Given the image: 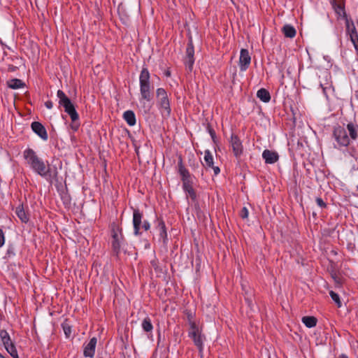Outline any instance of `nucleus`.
I'll list each match as a JSON object with an SVG mask.
<instances>
[{
	"instance_id": "412c9836",
	"label": "nucleus",
	"mask_w": 358,
	"mask_h": 358,
	"mask_svg": "<svg viewBox=\"0 0 358 358\" xmlns=\"http://www.w3.org/2000/svg\"><path fill=\"white\" fill-rule=\"evenodd\" d=\"M332 6H333V8H334L336 13L340 17H341L342 19L345 20V18H347L348 17L346 13H345L343 4H342L341 3H338L336 1H334Z\"/></svg>"
},
{
	"instance_id": "f257e3e1",
	"label": "nucleus",
	"mask_w": 358,
	"mask_h": 358,
	"mask_svg": "<svg viewBox=\"0 0 358 358\" xmlns=\"http://www.w3.org/2000/svg\"><path fill=\"white\" fill-rule=\"evenodd\" d=\"M23 157L29 167L37 175L48 180L57 177L58 171L55 166L51 167L48 161L40 158L32 148H27L23 151Z\"/></svg>"
},
{
	"instance_id": "9b49d317",
	"label": "nucleus",
	"mask_w": 358,
	"mask_h": 358,
	"mask_svg": "<svg viewBox=\"0 0 358 358\" xmlns=\"http://www.w3.org/2000/svg\"><path fill=\"white\" fill-rule=\"evenodd\" d=\"M251 62V57L248 50L242 48L240 51L239 68L241 71H245Z\"/></svg>"
},
{
	"instance_id": "473e14b6",
	"label": "nucleus",
	"mask_w": 358,
	"mask_h": 358,
	"mask_svg": "<svg viewBox=\"0 0 358 358\" xmlns=\"http://www.w3.org/2000/svg\"><path fill=\"white\" fill-rule=\"evenodd\" d=\"M248 215H249V213H248V210L246 207H243L241 210V213H240V216L243 218V219H245L248 217Z\"/></svg>"
},
{
	"instance_id": "a18cd8bd",
	"label": "nucleus",
	"mask_w": 358,
	"mask_h": 358,
	"mask_svg": "<svg viewBox=\"0 0 358 358\" xmlns=\"http://www.w3.org/2000/svg\"><path fill=\"white\" fill-rule=\"evenodd\" d=\"M170 75H171V73H170V72H169V71H167V72L166 73V76H170Z\"/></svg>"
},
{
	"instance_id": "e433bc0d",
	"label": "nucleus",
	"mask_w": 358,
	"mask_h": 358,
	"mask_svg": "<svg viewBox=\"0 0 358 358\" xmlns=\"http://www.w3.org/2000/svg\"><path fill=\"white\" fill-rule=\"evenodd\" d=\"M6 255L8 257H10L11 256H14L15 255L14 248L13 247H9L7 249Z\"/></svg>"
},
{
	"instance_id": "4be33fe9",
	"label": "nucleus",
	"mask_w": 358,
	"mask_h": 358,
	"mask_svg": "<svg viewBox=\"0 0 358 358\" xmlns=\"http://www.w3.org/2000/svg\"><path fill=\"white\" fill-rule=\"evenodd\" d=\"M123 118L129 126H134L136 123L135 113L132 110H127L123 113Z\"/></svg>"
},
{
	"instance_id": "4468645a",
	"label": "nucleus",
	"mask_w": 358,
	"mask_h": 358,
	"mask_svg": "<svg viewBox=\"0 0 358 358\" xmlns=\"http://www.w3.org/2000/svg\"><path fill=\"white\" fill-rule=\"evenodd\" d=\"M31 130L38 136L43 141L48 139V132L45 127L39 122H33L31 124Z\"/></svg>"
},
{
	"instance_id": "9d476101",
	"label": "nucleus",
	"mask_w": 358,
	"mask_h": 358,
	"mask_svg": "<svg viewBox=\"0 0 358 358\" xmlns=\"http://www.w3.org/2000/svg\"><path fill=\"white\" fill-rule=\"evenodd\" d=\"M185 53V64L189 71H192L194 64V48L192 41L187 43Z\"/></svg>"
},
{
	"instance_id": "6ab92c4d",
	"label": "nucleus",
	"mask_w": 358,
	"mask_h": 358,
	"mask_svg": "<svg viewBox=\"0 0 358 358\" xmlns=\"http://www.w3.org/2000/svg\"><path fill=\"white\" fill-rule=\"evenodd\" d=\"M15 213L22 222L27 223L29 222V217L25 212L22 204H20L16 207Z\"/></svg>"
},
{
	"instance_id": "58836bf2",
	"label": "nucleus",
	"mask_w": 358,
	"mask_h": 358,
	"mask_svg": "<svg viewBox=\"0 0 358 358\" xmlns=\"http://www.w3.org/2000/svg\"><path fill=\"white\" fill-rule=\"evenodd\" d=\"M80 124L78 123H76V122H73V124L71 125V129L73 131H77L78 129Z\"/></svg>"
},
{
	"instance_id": "2eb2a0df",
	"label": "nucleus",
	"mask_w": 358,
	"mask_h": 358,
	"mask_svg": "<svg viewBox=\"0 0 358 358\" xmlns=\"http://www.w3.org/2000/svg\"><path fill=\"white\" fill-rule=\"evenodd\" d=\"M97 340L95 337L92 338L89 343L84 346L83 355L86 357H93L95 353V348Z\"/></svg>"
},
{
	"instance_id": "6e6552de",
	"label": "nucleus",
	"mask_w": 358,
	"mask_h": 358,
	"mask_svg": "<svg viewBox=\"0 0 358 358\" xmlns=\"http://www.w3.org/2000/svg\"><path fill=\"white\" fill-rule=\"evenodd\" d=\"M0 339L6 351L13 358H19L15 346L10 339L9 334L5 329L0 330Z\"/></svg>"
},
{
	"instance_id": "79ce46f5",
	"label": "nucleus",
	"mask_w": 358,
	"mask_h": 358,
	"mask_svg": "<svg viewBox=\"0 0 358 358\" xmlns=\"http://www.w3.org/2000/svg\"><path fill=\"white\" fill-rule=\"evenodd\" d=\"M245 301H247V303H248V305H250L251 303H252V299H250L249 297H245Z\"/></svg>"
},
{
	"instance_id": "1a4fd4ad",
	"label": "nucleus",
	"mask_w": 358,
	"mask_h": 358,
	"mask_svg": "<svg viewBox=\"0 0 358 358\" xmlns=\"http://www.w3.org/2000/svg\"><path fill=\"white\" fill-rule=\"evenodd\" d=\"M143 215V213L140 211L139 209H134L133 210V227H134V234L135 236L141 235L142 232L141 224H142V219Z\"/></svg>"
},
{
	"instance_id": "49530a36",
	"label": "nucleus",
	"mask_w": 358,
	"mask_h": 358,
	"mask_svg": "<svg viewBox=\"0 0 358 358\" xmlns=\"http://www.w3.org/2000/svg\"><path fill=\"white\" fill-rule=\"evenodd\" d=\"M152 358H156V357H152Z\"/></svg>"
},
{
	"instance_id": "393cba45",
	"label": "nucleus",
	"mask_w": 358,
	"mask_h": 358,
	"mask_svg": "<svg viewBox=\"0 0 358 358\" xmlns=\"http://www.w3.org/2000/svg\"><path fill=\"white\" fill-rule=\"evenodd\" d=\"M317 319L313 316H304L302 317V322L308 328H312L316 326Z\"/></svg>"
},
{
	"instance_id": "7c9ffc66",
	"label": "nucleus",
	"mask_w": 358,
	"mask_h": 358,
	"mask_svg": "<svg viewBox=\"0 0 358 358\" xmlns=\"http://www.w3.org/2000/svg\"><path fill=\"white\" fill-rule=\"evenodd\" d=\"M329 295H330L331 299L336 303L337 306L338 308L341 307L342 303L341 301L339 295L337 293L334 292V291H330Z\"/></svg>"
},
{
	"instance_id": "c03bdc74",
	"label": "nucleus",
	"mask_w": 358,
	"mask_h": 358,
	"mask_svg": "<svg viewBox=\"0 0 358 358\" xmlns=\"http://www.w3.org/2000/svg\"><path fill=\"white\" fill-rule=\"evenodd\" d=\"M355 95L358 99V90L355 92Z\"/></svg>"
},
{
	"instance_id": "bb28decb",
	"label": "nucleus",
	"mask_w": 358,
	"mask_h": 358,
	"mask_svg": "<svg viewBox=\"0 0 358 358\" xmlns=\"http://www.w3.org/2000/svg\"><path fill=\"white\" fill-rule=\"evenodd\" d=\"M344 20L345 23L346 32L348 34L357 32L354 22L351 18L348 17Z\"/></svg>"
},
{
	"instance_id": "ea45409f",
	"label": "nucleus",
	"mask_w": 358,
	"mask_h": 358,
	"mask_svg": "<svg viewBox=\"0 0 358 358\" xmlns=\"http://www.w3.org/2000/svg\"><path fill=\"white\" fill-rule=\"evenodd\" d=\"M320 87L322 88V92H323V94L325 95V96H327V87H324L322 84H320Z\"/></svg>"
},
{
	"instance_id": "4c0bfd02",
	"label": "nucleus",
	"mask_w": 358,
	"mask_h": 358,
	"mask_svg": "<svg viewBox=\"0 0 358 358\" xmlns=\"http://www.w3.org/2000/svg\"><path fill=\"white\" fill-rule=\"evenodd\" d=\"M45 106L48 109H52L53 107V103L52 101H47L45 102Z\"/></svg>"
},
{
	"instance_id": "cd10ccee",
	"label": "nucleus",
	"mask_w": 358,
	"mask_h": 358,
	"mask_svg": "<svg viewBox=\"0 0 358 358\" xmlns=\"http://www.w3.org/2000/svg\"><path fill=\"white\" fill-rule=\"evenodd\" d=\"M159 236L162 238H163L164 241L167 239V233L165 223L163 220H159L157 227Z\"/></svg>"
},
{
	"instance_id": "ddd939ff",
	"label": "nucleus",
	"mask_w": 358,
	"mask_h": 358,
	"mask_svg": "<svg viewBox=\"0 0 358 358\" xmlns=\"http://www.w3.org/2000/svg\"><path fill=\"white\" fill-rule=\"evenodd\" d=\"M230 143L232 147L233 152L236 158L241 157L243 153V147L242 142L237 135L231 134Z\"/></svg>"
},
{
	"instance_id": "f8f14e48",
	"label": "nucleus",
	"mask_w": 358,
	"mask_h": 358,
	"mask_svg": "<svg viewBox=\"0 0 358 358\" xmlns=\"http://www.w3.org/2000/svg\"><path fill=\"white\" fill-rule=\"evenodd\" d=\"M204 162L206 169H212L215 176H217L220 173V169L214 165V158L212 152L209 150H206L204 152Z\"/></svg>"
},
{
	"instance_id": "7ed1b4c3",
	"label": "nucleus",
	"mask_w": 358,
	"mask_h": 358,
	"mask_svg": "<svg viewBox=\"0 0 358 358\" xmlns=\"http://www.w3.org/2000/svg\"><path fill=\"white\" fill-rule=\"evenodd\" d=\"M125 246L122 228L115 223L111 226V247L113 254L118 257Z\"/></svg>"
},
{
	"instance_id": "2f4dec72",
	"label": "nucleus",
	"mask_w": 358,
	"mask_h": 358,
	"mask_svg": "<svg viewBox=\"0 0 358 358\" xmlns=\"http://www.w3.org/2000/svg\"><path fill=\"white\" fill-rule=\"evenodd\" d=\"M350 36V41H352L355 48L356 50H358V34L357 32L350 34H348Z\"/></svg>"
},
{
	"instance_id": "a878e982",
	"label": "nucleus",
	"mask_w": 358,
	"mask_h": 358,
	"mask_svg": "<svg viewBox=\"0 0 358 358\" xmlns=\"http://www.w3.org/2000/svg\"><path fill=\"white\" fill-rule=\"evenodd\" d=\"M141 327L143 330L147 333H151L152 331L153 325L149 317H146L143 319L141 323Z\"/></svg>"
},
{
	"instance_id": "5701e85b",
	"label": "nucleus",
	"mask_w": 358,
	"mask_h": 358,
	"mask_svg": "<svg viewBox=\"0 0 358 358\" xmlns=\"http://www.w3.org/2000/svg\"><path fill=\"white\" fill-rule=\"evenodd\" d=\"M284 36L287 38H292L296 36V31L291 24H285L282 28Z\"/></svg>"
},
{
	"instance_id": "f704fd0d",
	"label": "nucleus",
	"mask_w": 358,
	"mask_h": 358,
	"mask_svg": "<svg viewBox=\"0 0 358 358\" xmlns=\"http://www.w3.org/2000/svg\"><path fill=\"white\" fill-rule=\"evenodd\" d=\"M141 228L143 229L145 231H148L150 228V224L148 220H144L142 222Z\"/></svg>"
},
{
	"instance_id": "aec40b11",
	"label": "nucleus",
	"mask_w": 358,
	"mask_h": 358,
	"mask_svg": "<svg viewBox=\"0 0 358 358\" xmlns=\"http://www.w3.org/2000/svg\"><path fill=\"white\" fill-rule=\"evenodd\" d=\"M348 132L350 140H357L358 138V125L352 122H350L346 127Z\"/></svg>"
},
{
	"instance_id": "72a5a7b5",
	"label": "nucleus",
	"mask_w": 358,
	"mask_h": 358,
	"mask_svg": "<svg viewBox=\"0 0 358 358\" xmlns=\"http://www.w3.org/2000/svg\"><path fill=\"white\" fill-rule=\"evenodd\" d=\"M316 203H317V206L322 208H324L327 206L326 203L322 200V198H320V197L316 198Z\"/></svg>"
},
{
	"instance_id": "f3484780",
	"label": "nucleus",
	"mask_w": 358,
	"mask_h": 358,
	"mask_svg": "<svg viewBox=\"0 0 358 358\" xmlns=\"http://www.w3.org/2000/svg\"><path fill=\"white\" fill-rule=\"evenodd\" d=\"M178 173L181 177V180L182 183L192 181L190 173L189 171L183 165L182 159L181 157H180V159L178 161Z\"/></svg>"
},
{
	"instance_id": "dca6fc26",
	"label": "nucleus",
	"mask_w": 358,
	"mask_h": 358,
	"mask_svg": "<svg viewBox=\"0 0 358 358\" xmlns=\"http://www.w3.org/2000/svg\"><path fill=\"white\" fill-rule=\"evenodd\" d=\"M262 158L266 164H272L278 161L279 155L278 152L266 149L262 152Z\"/></svg>"
},
{
	"instance_id": "f03ea898",
	"label": "nucleus",
	"mask_w": 358,
	"mask_h": 358,
	"mask_svg": "<svg viewBox=\"0 0 358 358\" xmlns=\"http://www.w3.org/2000/svg\"><path fill=\"white\" fill-rule=\"evenodd\" d=\"M141 107L145 113H148L152 108L151 101L152 99V86L150 82V74L146 66H143L139 75Z\"/></svg>"
},
{
	"instance_id": "c85d7f7f",
	"label": "nucleus",
	"mask_w": 358,
	"mask_h": 358,
	"mask_svg": "<svg viewBox=\"0 0 358 358\" xmlns=\"http://www.w3.org/2000/svg\"><path fill=\"white\" fill-rule=\"evenodd\" d=\"M24 85V83L17 78L11 79L8 82V86L14 90L22 88Z\"/></svg>"
},
{
	"instance_id": "a19ab883",
	"label": "nucleus",
	"mask_w": 358,
	"mask_h": 358,
	"mask_svg": "<svg viewBox=\"0 0 358 358\" xmlns=\"http://www.w3.org/2000/svg\"><path fill=\"white\" fill-rule=\"evenodd\" d=\"M210 136H211L212 138H215V131H214L213 130H210Z\"/></svg>"
},
{
	"instance_id": "a211bd4d",
	"label": "nucleus",
	"mask_w": 358,
	"mask_h": 358,
	"mask_svg": "<svg viewBox=\"0 0 358 358\" xmlns=\"http://www.w3.org/2000/svg\"><path fill=\"white\" fill-rule=\"evenodd\" d=\"M182 189L184 192L187 194V196L190 197L192 200L194 201L196 199V194L193 188L192 181L182 183Z\"/></svg>"
},
{
	"instance_id": "423d86ee",
	"label": "nucleus",
	"mask_w": 358,
	"mask_h": 358,
	"mask_svg": "<svg viewBox=\"0 0 358 358\" xmlns=\"http://www.w3.org/2000/svg\"><path fill=\"white\" fill-rule=\"evenodd\" d=\"M156 96L160 113L163 116L169 117L171 115V109L166 91L164 88H158L156 90Z\"/></svg>"
},
{
	"instance_id": "c9c22d12",
	"label": "nucleus",
	"mask_w": 358,
	"mask_h": 358,
	"mask_svg": "<svg viewBox=\"0 0 358 358\" xmlns=\"http://www.w3.org/2000/svg\"><path fill=\"white\" fill-rule=\"evenodd\" d=\"M5 243V236L3 231L1 229H0V248H1Z\"/></svg>"
},
{
	"instance_id": "20e7f679",
	"label": "nucleus",
	"mask_w": 358,
	"mask_h": 358,
	"mask_svg": "<svg viewBox=\"0 0 358 358\" xmlns=\"http://www.w3.org/2000/svg\"><path fill=\"white\" fill-rule=\"evenodd\" d=\"M57 96L59 99V104L64 107V111L70 116L72 122H76L79 119V115L76 110L74 105L71 99L65 94V93L59 90L57 92Z\"/></svg>"
},
{
	"instance_id": "0eeeda50",
	"label": "nucleus",
	"mask_w": 358,
	"mask_h": 358,
	"mask_svg": "<svg viewBox=\"0 0 358 358\" xmlns=\"http://www.w3.org/2000/svg\"><path fill=\"white\" fill-rule=\"evenodd\" d=\"M190 328L188 331V336L193 341L194 345L198 348L200 353L203 352L206 337L202 334L201 329L194 322H190Z\"/></svg>"
},
{
	"instance_id": "b1692460",
	"label": "nucleus",
	"mask_w": 358,
	"mask_h": 358,
	"mask_svg": "<svg viewBox=\"0 0 358 358\" xmlns=\"http://www.w3.org/2000/svg\"><path fill=\"white\" fill-rule=\"evenodd\" d=\"M257 97L264 103H268L271 100L270 93L265 88H261L257 91Z\"/></svg>"
},
{
	"instance_id": "37998d69",
	"label": "nucleus",
	"mask_w": 358,
	"mask_h": 358,
	"mask_svg": "<svg viewBox=\"0 0 358 358\" xmlns=\"http://www.w3.org/2000/svg\"><path fill=\"white\" fill-rule=\"evenodd\" d=\"M339 358H348V357L346 355L342 354L340 355Z\"/></svg>"
},
{
	"instance_id": "c756f323",
	"label": "nucleus",
	"mask_w": 358,
	"mask_h": 358,
	"mask_svg": "<svg viewBox=\"0 0 358 358\" xmlns=\"http://www.w3.org/2000/svg\"><path fill=\"white\" fill-rule=\"evenodd\" d=\"M62 327L64 333L65 337L66 338H69L72 333L71 326L66 321H65L62 324Z\"/></svg>"
},
{
	"instance_id": "39448f33",
	"label": "nucleus",
	"mask_w": 358,
	"mask_h": 358,
	"mask_svg": "<svg viewBox=\"0 0 358 358\" xmlns=\"http://www.w3.org/2000/svg\"><path fill=\"white\" fill-rule=\"evenodd\" d=\"M333 137L336 141L334 143V148L341 150L342 148L348 147L350 143V137L346 129L340 125L334 127Z\"/></svg>"
}]
</instances>
